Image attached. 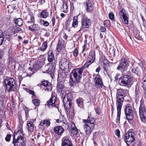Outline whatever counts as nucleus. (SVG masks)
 I'll return each mask as SVG.
<instances>
[{"mask_svg": "<svg viewBox=\"0 0 146 146\" xmlns=\"http://www.w3.org/2000/svg\"><path fill=\"white\" fill-rule=\"evenodd\" d=\"M95 58V51L94 50H91L89 53L86 63L80 68L74 69L72 70L70 74V82L75 83L79 82L82 76L83 70L94 62Z\"/></svg>", "mask_w": 146, "mask_h": 146, "instance_id": "1", "label": "nucleus"}, {"mask_svg": "<svg viewBox=\"0 0 146 146\" xmlns=\"http://www.w3.org/2000/svg\"><path fill=\"white\" fill-rule=\"evenodd\" d=\"M83 121L85 123L84 128L87 135H89L94 127V119L91 115L88 116L87 119H83Z\"/></svg>", "mask_w": 146, "mask_h": 146, "instance_id": "2", "label": "nucleus"}, {"mask_svg": "<svg viewBox=\"0 0 146 146\" xmlns=\"http://www.w3.org/2000/svg\"><path fill=\"white\" fill-rule=\"evenodd\" d=\"M5 90L8 92L14 91L16 89L17 84L15 80L12 78L7 77L4 79Z\"/></svg>", "mask_w": 146, "mask_h": 146, "instance_id": "3", "label": "nucleus"}, {"mask_svg": "<svg viewBox=\"0 0 146 146\" xmlns=\"http://www.w3.org/2000/svg\"><path fill=\"white\" fill-rule=\"evenodd\" d=\"M61 96L63 99L65 108L67 110H69L72 106L71 102L72 98V94L70 93H69L64 95L63 94H62Z\"/></svg>", "mask_w": 146, "mask_h": 146, "instance_id": "4", "label": "nucleus"}, {"mask_svg": "<svg viewBox=\"0 0 146 146\" xmlns=\"http://www.w3.org/2000/svg\"><path fill=\"white\" fill-rule=\"evenodd\" d=\"M126 91L122 89H117V106H122L124 100V98L125 96Z\"/></svg>", "mask_w": 146, "mask_h": 146, "instance_id": "5", "label": "nucleus"}, {"mask_svg": "<svg viewBox=\"0 0 146 146\" xmlns=\"http://www.w3.org/2000/svg\"><path fill=\"white\" fill-rule=\"evenodd\" d=\"M144 100L141 99L140 101L139 108L140 117L142 121L146 123V111L145 105L144 104Z\"/></svg>", "mask_w": 146, "mask_h": 146, "instance_id": "6", "label": "nucleus"}, {"mask_svg": "<svg viewBox=\"0 0 146 146\" xmlns=\"http://www.w3.org/2000/svg\"><path fill=\"white\" fill-rule=\"evenodd\" d=\"M129 64L127 60L125 58H121L119 60V64L117 67V70L123 72L127 70Z\"/></svg>", "mask_w": 146, "mask_h": 146, "instance_id": "7", "label": "nucleus"}, {"mask_svg": "<svg viewBox=\"0 0 146 146\" xmlns=\"http://www.w3.org/2000/svg\"><path fill=\"white\" fill-rule=\"evenodd\" d=\"M43 59H38L36 64H35L33 68L30 67L29 68L28 71L30 73V75L33 74L37 70L39 69L42 66L43 64Z\"/></svg>", "mask_w": 146, "mask_h": 146, "instance_id": "8", "label": "nucleus"}, {"mask_svg": "<svg viewBox=\"0 0 146 146\" xmlns=\"http://www.w3.org/2000/svg\"><path fill=\"white\" fill-rule=\"evenodd\" d=\"M121 83L124 86H131L132 84V81L130 76L125 75L121 77Z\"/></svg>", "mask_w": 146, "mask_h": 146, "instance_id": "9", "label": "nucleus"}, {"mask_svg": "<svg viewBox=\"0 0 146 146\" xmlns=\"http://www.w3.org/2000/svg\"><path fill=\"white\" fill-rule=\"evenodd\" d=\"M91 22L90 19L86 17H83L81 20V26L78 32L83 28H88L91 25Z\"/></svg>", "mask_w": 146, "mask_h": 146, "instance_id": "10", "label": "nucleus"}, {"mask_svg": "<svg viewBox=\"0 0 146 146\" xmlns=\"http://www.w3.org/2000/svg\"><path fill=\"white\" fill-rule=\"evenodd\" d=\"M119 14L122 21L125 24H128L129 15L124 9H122L119 11Z\"/></svg>", "mask_w": 146, "mask_h": 146, "instance_id": "11", "label": "nucleus"}, {"mask_svg": "<svg viewBox=\"0 0 146 146\" xmlns=\"http://www.w3.org/2000/svg\"><path fill=\"white\" fill-rule=\"evenodd\" d=\"M13 143L15 146H25L26 140L24 137H13Z\"/></svg>", "mask_w": 146, "mask_h": 146, "instance_id": "12", "label": "nucleus"}, {"mask_svg": "<svg viewBox=\"0 0 146 146\" xmlns=\"http://www.w3.org/2000/svg\"><path fill=\"white\" fill-rule=\"evenodd\" d=\"M70 62L65 58H62L60 62V66L62 70H68L69 69Z\"/></svg>", "mask_w": 146, "mask_h": 146, "instance_id": "13", "label": "nucleus"}, {"mask_svg": "<svg viewBox=\"0 0 146 146\" xmlns=\"http://www.w3.org/2000/svg\"><path fill=\"white\" fill-rule=\"evenodd\" d=\"M125 115L127 119L129 120H132L133 117V114L132 108L131 107H126L125 110Z\"/></svg>", "mask_w": 146, "mask_h": 146, "instance_id": "14", "label": "nucleus"}, {"mask_svg": "<svg viewBox=\"0 0 146 146\" xmlns=\"http://www.w3.org/2000/svg\"><path fill=\"white\" fill-rule=\"evenodd\" d=\"M56 96L52 95L49 100L47 102V105L50 108L55 107L56 106Z\"/></svg>", "mask_w": 146, "mask_h": 146, "instance_id": "15", "label": "nucleus"}, {"mask_svg": "<svg viewBox=\"0 0 146 146\" xmlns=\"http://www.w3.org/2000/svg\"><path fill=\"white\" fill-rule=\"evenodd\" d=\"M56 64H50V66H47L46 67L47 69L46 72L47 73L50 74L51 76H54L55 71V67Z\"/></svg>", "mask_w": 146, "mask_h": 146, "instance_id": "16", "label": "nucleus"}, {"mask_svg": "<svg viewBox=\"0 0 146 146\" xmlns=\"http://www.w3.org/2000/svg\"><path fill=\"white\" fill-rule=\"evenodd\" d=\"M47 59L48 61L51 63V64H56V62L53 52L51 50H49L48 52Z\"/></svg>", "mask_w": 146, "mask_h": 146, "instance_id": "17", "label": "nucleus"}, {"mask_svg": "<svg viewBox=\"0 0 146 146\" xmlns=\"http://www.w3.org/2000/svg\"><path fill=\"white\" fill-rule=\"evenodd\" d=\"M65 48V45L64 41L63 40H59L56 48L57 51L59 52L60 51L64 50Z\"/></svg>", "mask_w": 146, "mask_h": 146, "instance_id": "18", "label": "nucleus"}, {"mask_svg": "<svg viewBox=\"0 0 146 146\" xmlns=\"http://www.w3.org/2000/svg\"><path fill=\"white\" fill-rule=\"evenodd\" d=\"M35 120L33 119H31L27 121V127L29 131L30 132L33 131L34 129V126L33 123Z\"/></svg>", "mask_w": 146, "mask_h": 146, "instance_id": "19", "label": "nucleus"}, {"mask_svg": "<svg viewBox=\"0 0 146 146\" xmlns=\"http://www.w3.org/2000/svg\"><path fill=\"white\" fill-rule=\"evenodd\" d=\"M94 81L96 86L99 88H102L103 85L101 79L98 76H96L95 78Z\"/></svg>", "mask_w": 146, "mask_h": 146, "instance_id": "20", "label": "nucleus"}, {"mask_svg": "<svg viewBox=\"0 0 146 146\" xmlns=\"http://www.w3.org/2000/svg\"><path fill=\"white\" fill-rule=\"evenodd\" d=\"M134 137H125V140L129 146H133L135 144Z\"/></svg>", "mask_w": 146, "mask_h": 146, "instance_id": "21", "label": "nucleus"}, {"mask_svg": "<svg viewBox=\"0 0 146 146\" xmlns=\"http://www.w3.org/2000/svg\"><path fill=\"white\" fill-rule=\"evenodd\" d=\"M61 146H72L71 141L68 138L62 139Z\"/></svg>", "mask_w": 146, "mask_h": 146, "instance_id": "22", "label": "nucleus"}, {"mask_svg": "<svg viewBox=\"0 0 146 146\" xmlns=\"http://www.w3.org/2000/svg\"><path fill=\"white\" fill-rule=\"evenodd\" d=\"M64 129L61 126H57L54 129V131L56 134L61 135L64 131Z\"/></svg>", "mask_w": 146, "mask_h": 146, "instance_id": "23", "label": "nucleus"}, {"mask_svg": "<svg viewBox=\"0 0 146 146\" xmlns=\"http://www.w3.org/2000/svg\"><path fill=\"white\" fill-rule=\"evenodd\" d=\"M42 85L45 86L46 87V89L48 91H50L52 89V87L51 84L47 81L44 80L42 82Z\"/></svg>", "mask_w": 146, "mask_h": 146, "instance_id": "24", "label": "nucleus"}, {"mask_svg": "<svg viewBox=\"0 0 146 146\" xmlns=\"http://www.w3.org/2000/svg\"><path fill=\"white\" fill-rule=\"evenodd\" d=\"M86 10L89 12H91L94 9L92 2L91 1H88L86 4Z\"/></svg>", "mask_w": 146, "mask_h": 146, "instance_id": "25", "label": "nucleus"}, {"mask_svg": "<svg viewBox=\"0 0 146 146\" xmlns=\"http://www.w3.org/2000/svg\"><path fill=\"white\" fill-rule=\"evenodd\" d=\"M117 106V117L116 118V122L117 123H119L120 121V115L121 114V106Z\"/></svg>", "mask_w": 146, "mask_h": 146, "instance_id": "26", "label": "nucleus"}, {"mask_svg": "<svg viewBox=\"0 0 146 146\" xmlns=\"http://www.w3.org/2000/svg\"><path fill=\"white\" fill-rule=\"evenodd\" d=\"M63 4L61 7V10L64 13H67L68 11V8L67 3L64 2H63Z\"/></svg>", "mask_w": 146, "mask_h": 146, "instance_id": "27", "label": "nucleus"}, {"mask_svg": "<svg viewBox=\"0 0 146 146\" xmlns=\"http://www.w3.org/2000/svg\"><path fill=\"white\" fill-rule=\"evenodd\" d=\"M50 120L47 119H45L42 120L39 125L41 126H43L44 125H45V126H48L50 125Z\"/></svg>", "mask_w": 146, "mask_h": 146, "instance_id": "28", "label": "nucleus"}, {"mask_svg": "<svg viewBox=\"0 0 146 146\" xmlns=\"http://www.w3.org/2000/svg\"><path fill=\"white\" fill-rule=\"evenodd\" d=\"M14 23L16 25L21 27L23 25V20L21 18L15 19H14Z\"/></svg>", "mask_w": 146, "mask_h": 146, "instance_id": "29", "label": "nucleus"}, {"mask_svg": "<svg viewBox=\"0 0 146 146\" xmlns=\"http://www.w3.org/2000/svg\"><path fill=\"white\" fill-rule=\"evenodd\" d=\"M28 29L29 30L33 32L34 31L39 30L40 29V27L37 24H34L33 25L32 28L30 26H29Z\"/></svg>", "mask_w": 146, "mask_h": 146, "instance_id": "30", "label": "nucleus"}, {"mask_svg": "<svg viewBox=\"0 0 146 146\" xmlns=\"http://www.w3.org/2000/svg\"><path fill=\"white\" fill-rule=\"evenodd\" d=\"M23 130L20 129L18 130L16 132H15L14 133V137L17 136V137H23L24 136V135L23 133Z\"/></svg>", "mask_w": 146, "mask_h": 146, "instance_id": "31", "label": "nucleus"}, {"mask_svg": "<svg viewBox=\"0 0 146 146\" xmlns=\"http://www.w3.org/2000/svg\"><path fill=\"white\" fill-rule=\"evenodd\" d=\"M84 100L82 98H79L76 100V103L78 107L82 108L84 107Z\"/></svg>", "mask_w": 146, "mask_h": 146, "instance_id": "32", "label": "nucleus"}, {"mask_svg": "<svg viewBox=\"0 0 146 146\" xmlns=\"http://www.w3.org/2000/svg\"><path fill=\"white\" fill-rule=\"evenodd\" d=\"M78 18L77 16H74L73 18V21L72 23V26L74 27H76L78 25Z\"/></svg>", "mask_w": 146, "mask_h": 146, "instance_id": "33", "label": "nucleus"}, {"mask_svg": "<svg viewBox=\"0 0 146 146\" xmlns=\"http://www.w3.org/2000/svg\"><path fill=\"white\" fill-rule=\"evenodd\" d=\"M47 47V42L46 41L43 43L41 47L38 48V50L44 51L46 49Z\"/></svg>", "mask_w": 146, "mask_h": 146, "instance_id": "34", "label": "nucleus"}, {"mask_svg": "<svg viewBox=\"0 0 146 146\" xmlns=\"http://www.w3.org/2000/svg\"><path fill=\"white\" fill-rule=\"evenodd\" d=\"M40 16L43 18H46L48 15V13L46 10H44L40 13Z\"/></svg>", "mask_w": 146, "mask_h": 146, "instance_id": "35", "label": "nucleus"}, {"mask_svg": "<svg viewBox=\"0 0 146 146\" xmlns=\"http://www.w3.org/2000/svg\"><path fill=\"white\" fill-rule=\"evenodd\" d=\"M62 70L60 73V76L62 78H65L68 74L69 70Z\"/></svg>", "mask_w": 146, "mask_h": 146, "instance_id": "36", "label": "nucleus"}, {"mask_svg": "<svg viewBox=\"0 0 146 146\" xmlns=\"http://www.w3.org/2000/svg\"><path fill=\"white\" fill-rule=\"evenodd\" d=\"M74 125V127H72L71 130V136H73L74 135H76L78 133V129L77 128L75 127V125Z\"/></svg>", "mask_w": 146, "mask_h": 146, "instance_id": "37", "label": "nucleus"}, {"mask_svg": "<svg viewBox=\"0 0 146 146\" xmlns=\"http://www.w3.org/2000/svg\"><path fill=\"white\" fill-rule=\"evenodd\" d=\"M57 87L59 90L63 89L64 87L63 82H58L57 84Z\"/></svg>", "mask_w": 146, "mask_h": 146, "instance_id": "38", "label": "nucleus"}, {"mask_svg": "<svg viewBox=\"0 0 146 146\" xmlns=\"http://www.w3.org/2000/svg\"><path fill=\"white\" fill-rule=\"evenodd\" d=\"M135 133L134 132L131 131L128 132L125 135L124 137H134Z\"/></svg>", "mask_w": 146, "mask_h": 146, "instance_id": "39", "label": "nucleus"}, {"mask_svg": "<svg viewBox=\"0 0 146 146\" xmlns=\"http://www.w3.org/2000/svg\"><path fill=\"white\" fill-rule=\"evenodd\" d=\"M20 28L16 26H14L13 27L12 31L13 32L14 34L17 33L20 31Z\"/></svg>", "mask_w": 146, "mask_h": 146, "instance_id": "40", "label": "nucleus"}, {"mask_svg": "<svg viewBox=\"0 0 146 146\" xmlns=\"http://www.w3.org/2000/svg\"><path fill=\"white\" fill-rule=\"evenodd\" d=\"M40 23L45 27H47L49 25V23L47 21H45L43 19H41L40 21Z\"/></svg>", "mask_w": 146, "mask_h": 146, "instance_id": "41", "label": "nucleus"}, {"mask_svg": "<svg viewBox=\"0 0 146 146\" xmlns=\"http://www.w3.org/2000/svg\"><path fill=\"white\" fill-rule=\"evenodd\" d=\"M32 102L36 106H38L40 104V101L38 99H36L33 100H32Z\"/></svg>", "mask_w": 146, "mask_h": 146, "instance_id": "42", "label": "nucleus"}, {"mask_svg": "<svg viewBox=\"0 0 146 146\" xmlns=\"http://www.w3.org/2000/svg\"><path fill=\"white\" fill-rule=\"evenodd\" d=\"M104 25L107 27H109L110 26V23L109 20H107L104 21Z\"/></svg>", "mask_w": 146, "mask_h": 146, "instance_id": "43", "label": "nucleus"}, {"mask_svg": "<svg viewBox=\"0 0 146 146\" xmlns=\"http://www.w3.org/2000/svg\"><path fill=\"white\" fill-rule=\"evenodd\" d=\"M132 71L133 72L137 74L138 73L139 71L138 67H137L135 68L132 69Z\"/></svg>", "mask_w": 146, "mask_h": 146, "instance_id": "44", "label": "nucleus"}, {"mask_svg": "<svg viewBox=\"0 0 146 146\" xmlns=\"http://www.w3.org/2000/svg\"><path fill=\"white\" fill-rule=\"evenodd\" d=\"M109 17L110 19L112 21H114L115 20L114 14L112 13H110L109 14Z\"/></svg>", "mask_w": 146, "mask_h": 146, "instance_id": "45", "label": "nucleus"}, {"mask_svg": "<svg viewBox=\"0 0 146 146\" xmlns=\"http://www.w3.org/2000/svg\"><path fill=\"white\" fill-rule=\"evenodd\" d=\"M121 77H120V74L119 73H117L115 77V80H117L119 79L121 80Z\"/></svg>", "mask_w": 146, "mask_h": 146, "instance_id": "46", "label": "nucleus"}, {"mask_svg": "<svg viewBox=\"0 0 146 146\" xmlns=\"http://www.w3.org/2000/svg\"><path fill=\"white\" fill-rule=\"evenodd\" d=\"M3 41V35L0 33V45L1 44Z\"/></svg>", "mask_w": 146, "mask_h": 146, "instance_id": "47", "label": "nucleus"}, {"mask_svg": "<svg viewBox=\"0 0 146 146\" xmlns=\"http://www.w3.org/2000/svg\"><path fill=\"white\" fill-rule=\"evenodd\" d=\"M73 56L76 57L78 55V51L77 49H75L73 51Z\"/></svg>", "mask_w": 146, "mask_h": 146, "instance_id": "48", "label": "nucleus"}, {"mask_svg": "<svg viewBox=\"0 0 146 146\" xmlns=\"http://www.w3.org/2000/svg\"><path fill=\"white\" fill-rule=\"evenodd\" d=\"M135 96L137 98H138L140 95V92L139 90H137L136 88L135 90Z\"/></svg>", "mask_w": 146, "mask_h": 146, "instance_id": "49", "label": "nucleus"}, {"mask_svg": "<svg viewBox=\"0 0 146 146\" xmlns=\"http://www.w3.org/2000/svg\"><path fill=\"white\" fill-rule=\"evenodd\" d=\"M105 57L104 56H102L100 58V61L104 64L106 61H107V60L105 59Z\"/></svg>", "mask_w": 146, "mask_h": 146, "instance_id": "50", "label": "nucleus"}, {"mask_svg": "<svg viewBox=\"0 0 146 146\" xmlns=\"http://www.w3.org/2000/svg\"><path fill=\"white\" fill-rule=\"evenodd\" d=\"M120 132L119 131V129H117L115 130V135L117 136H118V137H119V136L120 135Z\"/></svg>", "mask_w": 146, "mask_h": 146, "instance_id": "51", "label": "nucleus"}, {"mask_svg": "<svg viewBox=\"0 0 146 146\" xmlns=\"http://www.w3.org/2000/svg\"><path fill=\"white\" fill-rule=\"evenodd\" d=\"M115 52L116 50L115 49H113L112 51H111V53L112 54V55L114 57L115 55Z\"/></svg>", "mask_w": 146, "mask_h": 146, "instance_id": "52", "label": "nucleus"}, {"mask_svg": "<svg viewBox=\"0 0 146 146\" xmlns=\"http://www.w3.org/2000/svg\"><path fill=\"white\" fill-rule=\"evenodd\" d=\"M100 30L102 32H104L106 31V29L105 27H101L100 28Z\"/></svg>", "mask_w": 146, "mask_h": 146, "instance_id": "53", "label": "nucleus"}, {"mask_svg": "<svg viewBox=\"0 0 146 146\" xmlns=\"http://www.w3.org/2000/svg\"><path fill=\"white\" fill-rule=\"evenodd\" d=\"M55 19L54 17H53L52 19V25L53 26H54L55 23Z\"/></svg>", "mask_w": 146, "mask_h": 146, "instance_id": "54", "label": "nucleus"}, {"mask_svg": "<svg viewBox=\"0 0 146 146\" xmlns=\"http://www.w3.org/2000/svg\"><path fill=\"white\" fill-rule=\"evenodd\" d=\"M3 68L0 65V75L3 73Z\"/></svg>", "mask_w": 146, "mask_h": 146, "instance_id": "55", "label": "nucleus"}, {"mask_svg": "<svg viewBox=\"0 0 146 146\" xmlns=\"http://www.w3.org/2000/svg\"><path fill=\"white\" fill-rule=\"evenodd\" d=\"M143 87L144 89H146V82H143Z\"/></svg>", "mask_w": 146, "mask_h": 146, "instance_id": "56", "label": "nucleus"}, {"mask_svg": "<svg viewBox=\"0 0 146 146\" xmlns=\"http://www.w3.org/2000/svg\"><path fill=\"white\" fill-rule=\"evenodd\" d=\"M25 111L26 113L25 115L26 117L27 118H28L29 117V114L28 113V111L26 109L25 110Z\"/></svg>", "mask_w": 146, "mask_h": 146, "instance_id": "57", "label": "nucleus"}, {"mask_svg": "<svg viewBox=\"0 0 146 146\" xmlns=\"http://www.w3.org/2000/svg\"><path fill=\"white\" fill-rule=\"evenodd\" d=\"M29 92L30 94H32L33 96H34L35 95L34 92L33 91L29 90Z\"/></svg>", "mask_w": 146, "mask_h": 146, "instance_id": "58", "label": "nucleus"}, {"mask_svg": "<svg viewBox=\"0 0 146 146\" xmlns=\"http://www.w3.org/2000/svg\"><path fill=\"white\" fill-rule=\"evenodd\" d=\"M31 22L34 23L35 21L34 18L33 17H31Z\"/></svg>", "mask_w": 146, "mask_h": 146, "instance_id": "59", "label": "nucleus"}, {"mask_svg": "<svg viewBox=\"0 0 146 146\" xmlns=\"http://www.w3.org/2000/svg\"><path fill=\"white\" fill-rule=\"evenodd\" d=\"M142 79L143 80V82H146V74H145V75L143 77Z\"/></svg>", "mask_w": 146, "mask_h": 146, "instance_id": "60", "label": "nucleus"}, {"mask_svg": "<svg viewBox=\"0 0 146 146\" xmlns=\"http://www.w3.org/2000/svg\"><path fill=\"white\" fill-rule=\"evenodd\" d=\"M100 69H101L100 67V66H99L98 67L96 68V72H99L100 71Z\"/></svg>", "mask_w": 146, "mask_h": 146, "instance_id": "61", "label": "nucleus"}, {"mask_svg": "<svg viewBox=\"0 0 146 146\" xmlns=\"http://www.w3.org/2000/svg\"><path fill=\"white\" fill-rule=\"evenodd\" d=\"M10 137H5V139L7 141H9L10 140Z\"/></svg>", "mask_w": 146, "mask_h": 146, "instance_id": "62", "label": "nucleus"}, {"mask_svg": "<svg viewBox=\"0 0 146 146\" xmlns=\"http://www.w3.org/2000/svg\"><path fill=\"white\" fill-rule=\"evenodd\" d=\"M82 54H83V56H82V57L84 58H86V53H82Z\"/></svg>", "mask_w": 146, "mask_h": 146, "instance_id": "63", "label": "nucleus"}, {"mask_svg": "<svg viewBox=\"0 0 146 146\" xmlns=\"http://www.w3.org/2000/svg\"><path fill=\"white\" fill-rule=\"evenodd\" d=\"M3 100V98L2 96H0V103Z\"/></svg>", "mask_w": 146, "mask_h": 146, "instance_id": "64", "label": "nucleus"}]
</instances>
